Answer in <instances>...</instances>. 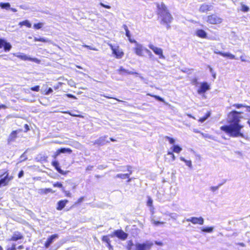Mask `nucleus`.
<instances>
[{
	"label": "nucleus",
	"instance_id": "42",
	"mask_svg": "<svg viewBox=\"0 0 250 250\" xmlns=\"http://www.w3.org/2000/svg\"><path fill=\"white\" fill-rule=\"evenodd\" d=\"M152 223L155 226H158L160 224H164V222H163L157 221L154 220H152Z\"/></svg>",
	"mask_w": 250,
	"mask_h": 250
},
{
	"label": "nucleus",
	"instance_id": "43",
	"mask_svg": "<svg viewBox=\"0 0 250 250\" xmlns=\"http://www.w3.org/2000/svg\"><path fill=\"white\" fill-rule=\"evenodd\" d=\"M52 164L53 166V167H55V168L56 169L57 168H58L59 167H59V163H58V161H53L52 163Z\"/></svg>",
	"mask_w": 250,
	"mask_h": 250
},
{
	"label": "nucleus",
	"instance_id": "37",
	"mask_svg": "<svg viewBox=\"0 0 250 250\" xmlns=\"http://www.w3.org/2000/svg\"><path fill=\"white\" fill-rule=\"evenodd\" d=\"M43 25V24L42 23H38L34 24L33 27L35 29H39L42 27Z\"/></svg>",
	"mask_w": 250,
	"mask_h": 250
},
{
	"label": "nucleus",
	"instance_id": "22",
	"mask_svg": "<svg viewBox=\"0 0 250 250\" xmlns=\"http://www.w3.org/2000/svg\"><path fill=\"white\" fill-rule=\"evenodd\" d=\"M180 159L181 161L185 162L186 165L189 168H192V163L190 160H187L182 156L180 157Z\"/></svg>",
	"mask_w": 250,
	"mask_h": 250
},
{
	"label": "nucleus",
	"instance_id": "24",
	"mask_svg": "<svg viewBox=\"0 0 250 250\" xmlns=\"http://www.w3.org/2000/svg\"><path fill=\"white\" fill-rule=\"evenodd\" d=\"M19 25H20L21 26L25 25L28 28H30L31 27V24L29 22V21L28 20H25L24 21L19 22Z\"/></svg>",
	"mask_w": 250,
	"mask_h": 250
},
{
	"label": "nucleus",
	"instance_id": "41",
	"mask_svg": "<svg viewBox=\"0 0 250 250\" xmlns=\"http://www.w3.org/2000/svg\"><path fill=\"white\" fill-rule=\"evenodd\" d=\"M53 186L54 187H58L59 188H62V189L63 188L62 187V185L60 182H57V183L54 184Z\"/></svg>",
	"mask_w": 250,
	"mask_h": 250
},
{
	"label": "nucleus",
	"instance_id": "30",
	"mask_svg": "<svg viewBox=\"0 0 250 250\" xmlns=\"http://www.w3.org/2000/svg\"><path fill=\"white\" fill-rule=\"evenodd\" d=\"M134 245L132 241H131V240L128 241V242H127V250H135V249H133L132 248V247Z\"/></svg>",
	"mask_w": 250,
	"mask_h": 250
},
{
	"label": "nucleus",
	"instance_id": "40",
	"mask_svg": "<svg viewBox=\"0 0 250 250\" xmlns=\"http://www.w3.org/2000/svg\"><path fill=\"white\" fill-rule=\"evenodd\" d=\"M152 203H153V200L150 197H148V200L147 202V205L149 207H152Z\"/></svg>",
	"mask_w": 250,
	"mask_h": 250
},
{
	"label": "nucleus",
	"instance_id": "25",
	"mask_svg": "<svg viewBox=\"0 0 250 250\" xmlns=\"http://www.w3.org/2000/svg\"><path fill=\"white\" fill-rule=\"evenodd\" d=\"M223 57H227L229 59H235V56L229 52H223Z\"/></svg>",
	"mask_w": 250,
	"mask_h": 250
},
{
	"label": "nucleus",
	"instance_id": "59",
	"mask_svg": "<svg viewBox=\"0 0 250 250\" xmlns=\"http://www.w3.org/2000/svg\"><path fill=\"white\" fill-rule=\"evenodd\" d=\"M129 41L131 43H135V45H136V43H138L135 40H133L131 39V38H128Z\"/></svg>",
	"mask_w": 250,
	"mask_h": 250
},
{
	"label": "nucleus",
	"instance_id": "11",
	"mask_svg": "<svg viewBox=\"0 0 250 250\" xmlns=\"http://www.w3.org/2000/svg\"><path fill=\"white\" fill-rule=\"evenodd\" d=\"M209 85L207 83L205 82L201 84L200 88L198 90V93L199 94L205 93L206 91L209 89Z\"/></svg>",
	"mask_w": 250,
	"mask_h": 250
},
{
	"label": "nucleus",
	"instance_id": "3",
	"mask_svg": "<svg viewBox=\"0 0 250 250\" xmlns=\"http://www.w3.org/2000/svg\"><path fill=\"white\" fill-rule=\"evenodd\" d=\"M153 245V242L149 240L142 243H136L135 244V250H150Z\"/></svg>",
	"mask_w": 250,
	"mask_h": 250
},
{
	"label": "nucleus",
	"instance_id": "17",
	"mask_svg": "<svg viewBox=\"0 0 250 250\" xmlns=\"http://www.w3.org/2000/svg\"><path fill=\"white\" fill-rule=\"evenodd\" d=\"M21 238H22V235H21V234L18 231H16V232H14V233L13 234V236H12V237L11 238L10 240V241H17Z\"/></svg>",
	"mask_w": 250,
	"mask_h": 250
},
{
	"label": "nucleus",
	"instance_id": "38",
	"mask_svg": "<svg viewBox=\"0 0 250 250\" xmlns=\"http://www.w3.org/2000/svg\"><path fill=\"white\" fill-rule=\"evenodd\" d=\"M147 95H149V96H150L151 97H153L154 98H155L156 100L159 101H161V102H164V100L163 98H162L161 97L158 96H157V95H151V94H147Z\"/></svg>",
	"mask_w": 250,
	"mask_h": 250
},
{
	"label": "nucleus",
	"instance_id": "23",
	"mask_svg": "<svg viewBox=\"0 0 250 250\" xmlns=\"http://www.w3.org/2000/svg\"><path fill=\"white\" fill-rule=\"evenodd\" d=\"M34 41L35 42H51V41L48 40V39L44 38H38L37 37H35L34 39Z\"/></svg>",
	"mask_w": 250,
	"mask_h": 250
},
{
	"label": "nucleus",
	"instance_id": "50",
	"mask_svg": "<svg viewBox=\"0 0 250 250\" xmlns=\"http://www.w3.org/2000/svg\"><path fill=\"white\" fill-rule=\"evenodd\" d=\"M233 106L236 107L237 108H240L242 107H245V106L242 104H234ZM247 106H246V107Z\"/></svg>",
	"mask_w": 250,
	"mask_h": 250
},
{
	"label": "nucleus",
	"instance_id": "31",
	"mask_svg": "<svg viewBox=\"0 0 250 250\" xmlns=\"http://www.w3.org/2000/svg\"><path fill=\"white\" fill-rule=\"evenodd\" d=\"M4 47L5 51H8L10 50L11 48V45L9 43L6 42H5L4 46H3Z\"/></svg>",
	"mask_w": 250,
	"mask_h": 250
},
{
	"label": "nucleus",
	"instance_id": "18",
	"mask_svg": "<svg viewBox=\"0 0 250 250\" xmlns=\"http://www.w3.org/2000/svg\"><path fill=\"white\" fill-rule=\"evenodd\" d=\"M2 176H0L1 178ZM10 179H8V174H7L4 178H0V187L6 186L8 183Z\"/></svg>",
	"mask_w": 250,
	"mask_h": 250
},
{
	"label": "nucleus",
	"instance_id": "2",
	"mask_svg": "<svg viewBox=\"0 0 250 250\" xmlns=\"http://www.w3.org/2000/svg\"><path fill=\"white\" fill-rule=\"evenodd\" d=\"M158 18L161 24L165 25L167 29L170 28L169 23L172 21V17L168 12L167 7L163 2L157 4Z\"/></svg>",
	"mask_w": 250,
	"mask_h": 250
},
{
	"label": "nucleus",
	"instance_id": "19",
	"mask_svg": "<svg viewBox=\"0 0 250 250\" xmlns=\"http://www.w3.org/2000/svg\"><path fill=\"white\" fill-rule=\"evenodd\" d=\"M68 202L67 200H61L58 203V207L57 209L59 210H62L65 206L66 204Z\"/></svg>",
	"mask_w": 250,
	"mask_h": 250
},
{
	"label": "nucleus",
	"instance_id": "5",
	"mask_svg": "<svg viewBox=\"0 0 250 250\" xmlns=\"http://www.w3.org/2000/svg\"><path fill=\"white\" fill-rule=\"evenodd\" d=\"M147 48L145 47L142 44L136 43V45L133 48L135 53L139 56L143 57L144 56V52H146Z\"/></svg>",
	"mask_w": 250,
	"mask_h": 250
},
{
	"label": "nucleus",
	"instance_id": "35",
	"mask_svg": "<svg viewBox=\"0 0 250 250\" xmlns=\"http://www.w3.org/2000/svg\"><path fill=\"white\" fill-rule=\"evenodd\" d=\"M165 138L169 142V143L171 144V145H175V140L174 139L172 138H170L168 136H166L165 137Z\"/></svg>",
	"mask_w": 250,
	"mask_h": 250
},
{
	"label": "nucleus",
	"instance_id": "62",
	"mask_svg": "<svg viewBox=\"0 0 250 250\" xmlns=\"http://www.w3.org/2000/svg\"><path fill=\"white\" fill-rule=\"evenodd\" d=\"M23 174H24L23 171L22 170H21V171L19 172V175H18V177H19V178H21V177H22L23 176Z\"/></svg>",
	"mask_w": 250,
	"mask_h": 250
},
{
	"label": "nucleus",
	"instance_id": "39",
	"mask_svg": "<svg viewBox=\"0 0 250 250\" xmlns=\"http://www.w3.org/2000/svg\"><path fill=\"white\" fill-rule=\"evenodd\" d=\"M102 240L104 241V242H106L107 244V243H109V242H110V239L109 238H108V236H104L102 238Z\"/></svg>",
	"mask_w": 250,
	"mask_h": 250
},
{
	"label": "nucleus",
	"instance_id": "1",
	"mask_svg": "<svg viewBox=\"0 0 250 250\" xmlns=\"http://www.w3.org/2000/svg\"><path fill=\"white\" fill-rule=\"evenodd\" d=\"M239 113L236 111H233L229 113L228 115L229 125H226L220 127L221 130L229 134L230 137H236L243 136L240 130L243 126L240 125Z\"/></svg>",
	"mask_w": 250,
	"mask_h": 250
},
{
	"label": "nucleus",
	"instance_id": "61",
	"mask_svg": "<svg viewBox=\"0 0 250 250\" xmlns=\"http://www.w3.org/2000/svg\"><path fill=\"white\" fill-rule=\"evenodd\" d=\"M214 53L215 54H219V55H221L222 56H223V52L219 51H217V50H214Z\"/></svg>",
	"mask_w": 250,
	"mask_h": 250
},
{
	"label": "nucleus",
	"instance_id": "55",
	"mask_svg": "<svg viewBox=\"0 0 250 250\" xmlns=\"http://www.w3.org/2000/svg\"><path fill=\"white\" fill-rule=\"evenodd\" d=\"M61 152H60V149H58L54 155V158H56Z\"/></svg>",
	"mask_w": 250,
	"mask_h": 250
},
{
	"label": "nucleus",
	"instance_id": "53",
	"mask_svg": "<svg viewBox=\"0 0 250 250\" xmlns=\"http://www.w3.org/2000/svg\"><path fill=\"white\" fill-rule=\"evenodd\" d=\"M5 41L1 39H0V48H1L4 46Z\"/></svg>",
	"mask_w": 250,
	"mask_h": 250
},
{
	"label": "nucleus",
	"instance_id": "46",
	"mask_svg": "<svg viewBox=\"0 0 250 250\" xmlns=\"http://www.w3.org/2000/svg\"><path fill=\"white\" fill-rule=\"evenodd\" d=\"M56 169L58 171V172L59 173H60V174H62V175H65L67 173L66 172H64V171L62 170L60 167H59L58 168H57Z\"/></svg>",
	"mask_w": 250,
	"mask_h": 250
},
{
	"label": "nucleus",
	"instance_id": "49",
	"mask_svg": "<svg viewBox=\"0 0 250 250\" xmlns=\"http://www.w3.org/2000/svg\"><path fill=\"white\" fill-rule=\"evenodd\" d=\"M62 191L64 192L65 196L70 197L71 196V193L69 191H65L62 188Z\"/></svg>",
	"mask_w": 250,
	"mask_h": 250
},
{
	"label": "nucleus",
	"instance_id": "15",
	"mask_svg": "<svg viewBox=\"0 0 250 250\" xmlns=\"http://www.w3.org/2000/svg\"><path fill=\"white\" fill-rule=\"evenodd\" d=\"M195 34L199 38L205 39L207 37V33L202 29H197L195 32Z\"/></svg>",
	"mask_w": 250,
	"mask_h": 250
},
{
	"label": "nucleus",
	"instance_id": "34",
	"mask_svg": "<svg viewBox=\"0 0 250 250\" xmlns=\"http://www.w3.org/2000/svg\"><path fill=\"white\" fill-rule=\"evenodd\" d=\"M213 227L203 228L201 230L203 232H211L213 231Z\"/></svg>",
	"mask_w": 250,
	"mask_h": 250
},
{
	"label": "nucleus",
	"instance_id": "12",
	"mask_svg": "<svg viewBox=\"0 0 250 250\" xmlns=\"http://www.w3.org/2000/svg\"><path fill=\"white\" fill-rule=\"evenodd\" d=\"M132 167L131 166H127V170L128 172H129V173H126V174H118L116 176V178H119L122 179H125L126 178H128L130 176V175L132 174Z\"/></svg>",
	"mask_w": 250,
	"mask_h": 250
},
{
	"label": "nucleus",
	"instance_id": "27",
	"mask_svg": "<svg viewBox=\"0 0 250 250\" xmlns=\"http://www.w3.org/2000/svg\"><path fill=\"white\" fill-rule=\"evenodd\" d=\"M0 6L2 9H8L10 8V4L9 3H0Z\"/></svg>",
	"mask_w": 250,
	"mask_h": 250
},
{
	"label": "nucleus",
	"instance_id": "44",
	"mask_svg": "<svg viewBox=\"0 0 250 250\" xmlns=\"http://www.w3.org/2000/svg\"><path fill=\"white\" fill-rule=\"evenodd\" d=\"M167 155H170L172 161H174L175 160L176 157L172 152L168 151L167 152Z\"/></svg>",
	"mask_w": 250,
	"mask_h": 250
},
{
	"label": "nucleus",
	"instance_id": "7",
	"mask_svg": "<svg viewBox=\"0 0 250 250\" xmlns=\"http://www.w3.org/2000/svg\"><path fill=\"white\" fill-rule=\"evenodd\" d=\"M14 55L15 56L21 59V60H24V61L28 60V61H32V62H36V63H38L40 62V60L37 58H31L23 53H15V54H14Z\"/></svg>",
	"mask_w": 250,
	"mask_h": 250
},
{
	"label": "nucleus",
	"instance_id": "29",
	"mask_svg": "<svg viewBox=\"0 0 250 250\" xmlns=\"http://www.w3.org/2000/svg\"><path fill=\"white\" fill-rule=\"evenodd\" d=\"M61 153H70L72 152V150L69 148H62L60 149Z\"/></svg>",
	"mask_w": 250,
	"mask_h": 250
},
{
	"label": "nucleus",
	"instance_id": "21",
	"mask_svg": "<svg viewBox=\"0 0 250 250\" xmlns=\"http://www.w3.org/2000/svg\"><path fill=\"white\" fill-rule=\"evenodd\" d=\"M118 72H119V73L120 74H123L124 73H126L130 74H137V75L139 74L138 73H136V72H129L128 70H127L125 69V68H124L122 66H120V68L118 70Z\"/></svg>",
	"mask_w": 250,
	"mask_h": 250
},
{
	"label": "nucleus",
	"instance_id": "54",
	"mask_svg": "<svg viewBox=\"0 0 250 250\" xmlns=\"http://www.w3.org/2000/svg\"><path fill=\"white\" fill-rule=\"evenodd\" d=\"M66 96L68 98H73L74 99H77V98L75 96H74L71 94H66Z\"/></svg>",
	"mask_w": 250,
	"mask_h": 250
},
{
	"label": "nucleus",
	"instance_id": "28",
	"mask_svg": "<svg viewBox=\"0 0 250 250\" xmlns=\"http://www.w3.org/2000/svg\"><path fill=\"white\" fill-rule=\"evenodd\" d=\"M210 116V112H208L204 117H202V118H200V119L199 120V121L200 122H201V123H203V122H205V121H206V120H207V119H208V118Z\"/></svg>",
	"mask_w": 250,
	"mask_h": 250
},
{
	"label": "nucleus",
	"instance_id": "63",
	"mask_svg": "<svg viewBox=\"0 0 250 250\" xmlns=\"http://www.w3.org/2000/svg\"><path fill=\"white\" fill-rule=\"evenodd\" d=\"M240 60L242 62H247L248 61L245 59V57L243 56H241L240 57Z\"/></svg>",
	"mask_w": 250,
	"mask_h": 250
},
{
	"label": "nucleus",
	"instance_id": "58",
	"mask_svg": "<svg viewBox=\"0 0 250 250\" xmlns=\"http://www.w3.org/2000/svg\"><path fill=\"white\" fill-rule=\"evenodd\" d=\"M21 160L20 161V162H22L23 161H24V160H26L27 158L24 156V154H23L21 156Z\"/></svg>",
	"mask_w": 250,
	"mask_h": 250
},
{
	"label": "nucleus",
	"instance_id": "16",
	"mask_svg": "<svg viewBox=\"0 0 250 250\" xmlns=\"http://www.w3.org/2000/svg\"><path fill=\"white\" fill-rule=\"evenodd\" d=\"M211 5L204 3L201 5L199 11L201 12H206L210 10Z\"/></svg>",
	"mask_w": 250,
	"mask_h": 250
},
{
	"label": "nucleus",
	"instance_id": "32",
	"mask_svg": "<svg viewBox=\"0 0 250 250\" xmlns=\"http://www.w3.org/2000/svg\"><path fill=\"white\" fill-rule=\"evenodd\" d=\"M241 10L242 11L244 12H247L250 9L248 6L242 3H241Z\"/></svg>",
	"mask_w": 250,
	"mask_h": 250
},
{
	"label": "nucleus",
	"instance_id": "20",
	"mask_svg": "<svg viewBox=\"0 0 250 250\" xmlns=\"http://www.w3.org/2000/svg\"><path fill=\"white\" fill-rule=\"evenodd\" d=\"M171 149L172 150L173 152L179 153L182 150V148L178 145H174L171 147Z\"/></svg>",
	"mask_w": 250,
	"mask_h": 250
},
{
	"label": "nucleus",
	"instance_id": "13",
	"mask_svg": "<svg viewBox=\"0 0 250 250\" xmlns=\"http://www.w3.org/2000/svg\"><path fill=\"white\" fill-rule=\"evenodd\" d=\"M107 136H104L100 137L98 139L95 141L94 144H97L98 145L103 146L106 143H108L109 141L106 140Z\"/></svg>",
	"mask_w": 250,
	"mask_h": 250
},
{
	"label": "nucleus",
	"instance_id": "48",
	"mask_svg": "<svg viewBox=\"0 0 250 250\" xmlns=\"http://www.w3.org/2000/svg\"><path fill=\"white\" fill-rule=\"evenodd\" d=\"M31 90L35 91H39L40 90V86L39 85H37L35 87H32L31 88Z\"/></svg>",
	"mask_w": 250,
	"mask_h": 250
},
{
	"label": "nucleus",
	"instance_id": "26",
	"mask_svg": "<svg viewBox=\"0 0 250 250\" xmlns=\"http://www.w3.org/2000/svg\"><path fill=\"white\" fill-rule=\"evenodd\" d=\"M17 137V131H13L10 135L9 137L8 140L9 141H12L14 140L15 138H16Z\"/></svg>",
	"mask_w": 250,
	"mask_h": 250
},
{
	"label": "nucleus",
	"instance_id": "64",
	"mask_svg": "<svg viewBox=\"0 0 250 250\" xmlns=\"http://www.w3.org/2000/svg\"><path fill=\"white\" fill-rule=\"evenodd\" d=\"M92 168H93V166H88L86 167V170L87 171L92 170Z\"/></svg>",
	"mask_w": 250,
	"mask_h": 250
},
{
	"label": "nucleus",
	"instance_id": "56",
	"mask_svg": "<svg viewBox=\"0 0 250 250\" xmlns=\"http://www.w3.org/2000/svg\"><path fill=\"white\" fill-rule=\"evenodd\" d=\"M85 47H86L90 50H97V49H96L95 48H93L92 47H91L90 46H89V45H83Z\"/></svg>",
	"mask_w": 250,
	"mask_h": 250
},
{
	"label": "nucleus",
	"instance_id": "6",
	"mask_svg": "<svg viewBox=\"0 0 250 250\" xmlns=\"http://www.w3.org/2000/svg\"><path fill=\"white\" fill-rule=\"evenodd\" d=\"M148 47L156 55L158 56L159 59H165V57L163 55V51L162 48L156 47L152 44H149L148 45Z\"/></svg>",
	"mask_w": 250,
	"mask_h": 250
},
{
	"label": "nucleus",
	"instance_id": "33",
	"mask_svg": "<svg viewBox=\"0 0 250 250\" xmlns=\"http://www.w3.org/2000/svg\"><path fill=\"white\" fill-rule=\"evenodd\" d=\"M123 28L125 31V35H126V37L127 38L131 37L130 32L128 29L127 26L126 25L124 24V25H123Z\"/></svg>",
	"mask_w": 250,
	"mask_h": 250
},
{
	"label": "nucleus",
	"instance_id": "9",
	"mask_svg": "<svg viewBox=\"0 0 250 250\" xmlns=\"http://www.w3.org/2000/svg\"><path fill=\"white\" fill-rule=\"evenodd\" d=\"M127 235V234L125 233L122 230H116L114 231L112 234L111 235V236L113 237L115 236L119 239L124 240L126 239Z\"/></svg>",
	"mask_w": 250,
	"mask_h": 250
},
{
	"label": "nucleus",
	"instance_id": "57",
	"mask_svg": "<svg viewBox=\"0 0 250 250\" xmlns=\"http://www.w3.org/2000/svg\"><path fill=\"white\" fill-rule=\"evenodd\" d=\"M7 250H16V245L13 244L12 247L8 248Z\"/></svg>",
	"mask_w": 250,
	"mask_h": 250
},
{
	"label": "nucleus",
	"instance_id": "36",
	"mask_svg": "<svg viewBox=\"0 0 250 250\" xmlns=\"http://www.w3.org/2000/svg\"><path fill=\"white\" fill-rule=\"evenodd\" d=\"M167 215H168L169 216L171 217V218L174 220H176L178 217V215L175 213H171L167 214Z\"/></svg>",
	"mask_w": 250,
	"mask_h": 250
},
{
	"label": "nucleus",
	"instance_id": "47",
	"mask_svg": "<svg viewBox=\"0 0 250 250\" xmlns=\"http://www.w3.org/2000/svg\"><path fill=\"white\" fill-rule=\"evenodd\" d=\"M220 186H221V185H220L218 186H214V187H210V190H211L212 192H214V191L217 190L218 189V188Z\"/></svg>",
	"mask_w": 250,
	"mask_h": 250
},
{
	"label": "nucleus",
	"instance_id": "4",
	"mask_svg": "<svg viewBox=\"0 0 250 250\" xmlns=\"http://www.w3.org/2000/svg\"><path fill=\"white\" fill-rule=\"evenodd\" d=\"M223 19L216 15L212 14L208 16L207 21L212 24H217L221 23Z\"/></svg>",
	"mask_w": 250,
	"mask_h": 250
},
{
	"label": "nucleus",
	"instance_id": "51",
	"mask_svg": "<svg viewBox=\"0 0 250 250\" xmlns=\"http://www.w3.org/2000/svg\"><path fill=\"white\" fill-rule=\"evenodd\" d=\"M68 84L71 87L75 86V83L73 81H69L68 82Z\"/></svg>",
	"mask_w": 250,
	"mask_h": 250
},
{
	"label": "nucleus",
	"instance_id": "45",
	"mask_svg": "<svg viewBox=\"0 0 250 250\" xmlns=\"http://www.w3.org/2000/svg\"><path fill=\"white\" fill-rule=\"evenodd\" d=\"M146 53L148 55L150 59H152L154 57V56L152 54L150 50H149L148 49H147V50H146Z\"/></svg>",
	"mask_w": 250,
	"mask_h": 250
},
{
	"label": "nucleus",
	"instance_id": "10",
	"mask_svg": "<svg viewBox=\"0 0 250 250\" xmlns=\"http://www.w3.org/2000/svg\"><path fill=\"white\" fill-rule=\"evenodd\" d=\"M188 222H190L193 224L203 225L204 222V220L202 217H192L186 219Z\"/></svg>",
	"mask_w": 250,
	"mask_h": 250
},
{
	"label": "nucleus",
	"instance_id": "60",
	"mask_svg": "<svg viewBox=\"0 0 250 250\" xmlns=\"http://www.w3.org/2000/svg\"><path fill=\"white\" fill-rule=\"evenodd\" d=\"M53 92V90L51 88H49L48 90L46 91L45 94L46 95H48L50 93H52Z\"/></svg>",
	"mask_w": 250,
	"mask_h": 250
},
{
	"label": "nucleus",
	"instance_id": "8",
	"mask_svg": "<svg viewBox=\"0 0 250 250\" xmlns=\"http://www.w3.org/2000/svg\"><path fill=\"white\" fill-rule=\"evenodd\" d=\"M110 47L112 50L113 53L116 56V57L118 59H121L124 55V53L120 49L119 46L114 47L112 44H110Z\"/></svg>",
	"mask_w": 250,
	"mask_h": 250
},
{
	"label": "nucleus",
	"instance_id": "14",
	"mask_svg": "<svg viewBox=\"0 0 250 250\" xmlns=\"http://www.w3.org/2000/svg\"><path fill=\"white\" fill-rule=\"evenodd\" d=\"M58 238V235L57 234L52 235L48 239L45 243V248H48L52 244L54 240Z\"/></svg>",
	"mask_w": 250,
	"mask_h": 250
},
{
	"label": "nucleus",
	"instance_id": "52",
	"mask_svg": "<svg viewBox=\"0 0 250 250\" xmlns=\"http://www.w3.org/2000/svg\"><path fill=\"white\" fill-rule=\"evenodd\" d=\"M100 5L101 6H102V7H103L104 8H107V9H110L111 8V6H110L108 5H105L104 3H102V2L100 3Z\"/></svg>",
	"mask_w": 250,
	"mask_h": 250
}]
</instances>
